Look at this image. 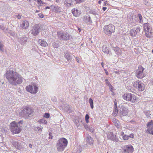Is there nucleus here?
<instances>
[{"instance_id":"052dcab7","label":"nucleus","mask_w":153,"mask_h":153,"mask_svg":"<svg viewBox=\"0 0 153 153\" xmlns=\"http://www.w3.org/2000/svg\"><path fill=\"white\" fill-rule=\"evenodd\" d=\"M29 146L30 148H32V145L31 144H30L29 145Z\"/></svg>"},{"instance_id":"864d4df0","label":"nucleus","mask_w":153,"mask_h":153,"mask_svg":"<svg viewBox=\"0 0 153 153\" xmlns=\"http://www.w3.org/2000/svg\"><path fill=\"white\" fill-rule=\"evenodd\" d=\"M23 122V121L22 120H21V121H19V122L18 124H18L19 125V124H22Z\"/></svg>"},{"instance_id":"f704fd0d","label":"nucleus","mask_w":153,"mask_h":153,"mask_svg":"<svg viewBox=\"0 0 153 153\" xmlns=\"http://www.w3.org/2000/svg\"><path fill=\"white\" fill-rule=\"evenodd\" d=\"M118 110L117 109V108H115L114 107V109L113 111V114H114V115H116L118 113Z\"/></svg>"},{"instance_id":"4d7b16f0","label":"nucleus","mask_w":153,"mask_h":153,"mask_svg":"<svg viewBox=\"0 0 153 153\" xmlns=\"http://www.w3.org/2000/svg\"><path fill=\"white\" fill-rule=\"evenodd\" d=\"M50 8H51H51L50 7H49L47 6V7H46L45 8V9L46 10V9H49Z\"/></svg>"},{"instance_id":"6e6552de","label":"nucleus","mask_w":153,"mask_h":153,"mask_svg":"<svg viewBox=\"0 0 153 153\" xmlns=\"http://www.w3.org/2000/svg\"><path fill=\"white\" fill-rule=\"evenodd\" d=\"M143 28L146 36L149 38H151L152 32L151 31L150 24L148 23H145L144 24Z\"/></svg>"},{"instance_id":"49530a36","label":"nucleus","mask_w":153,"mask_h":153,"mask_svg":"<svg viewBox=\"0 0 153 153\" xmlns=\"http://www.w3.org/2000/svg\"><path fill=\"white\" fill-rule=\"evenodd\" d=\"M5 27L2 24L0 25V28L2 30H4L5 29Z\"/></svg>"},{"instance_id":"ea45409f","label":"nucleus","mask_w":153,"mask_h":153,"mask_svg":"<svg viewBox=\"0 0 153 153\" xmlns=\"http://www.w3.org/2000/svg\"><path fill=\"white\" fill-rule=\"evenodd\" d=\"M113 121L114 123L115 126L117 127L118 126V124L117 122V120H116L115 119H113Z\"/></svg>"},{"instance_id":"72a5a7b5","label":"nucleus","mask_w":153,"mask_h":153,"mask_svg":"<svg viewBox=\"0 0 153 153\" xmlns=\"http://www.w3.org/2000/svg\"><path fill=\"white\" fill-rule=\"evenodd\" d=\"M89 116L88 114H86L85 116V120L86 123H88L89 122Z\"/></svg>"},{"instance_id":"09e8293b","label":"nucleus","mask_w":153,"mask_h":153,"mask_svg":"<svg viewBox=\"0 0 153 153\" xmlns=\"http://www.w3.org/2000/svg\"><path fill=\"white\" fill-rule=\"evenodd\" d=\"M38 16H39V17L40 18H43V17H44V15H43V14H40V13L39 14H38Z\"/></svg>"},{"instance_id":"a878e982","label":"nucleus","mask_w":153,"mask_h":153,"mask_svg":"<svg viewBox=\"0 0 153 153\" xmlns=\"http://www.w3.org/2000/svg\"><path fill=\"white\" fill-rule=\"evenodd\" d=\"M84 21L87 22L92 23V20L91 19V18L89 15L86 16H84Z\"/></svg>"},{"instance_id":"6e6d98bb","label":"nucleus","mask_w":153,"mask_h":153,"mask_svg":"<svg viewBox=\"0 0 153 153\" xmlns=\"http://www.w3.org/2000/svg\"><path fill=\"white\" fill-rule=\"evenodd\" d=\"M108 4V2L107 1H105L104 2V5H107Z\"/></svg>"},{"instance_id":"58836bf2","label":"nucleus","mask_w":153,"mask_h":153,"mask_svg":"<svg viewBox=\"0 0 153 153\" xmlns=\"http://www.w3.org/2000/svg\"><path fill=\"white\" fill-rule=\"evenodd\" d=\"M40 122L42 123H44L45 124H46L47 123V121L44 119H41L40 120Z\"/></svg>"},{"instance_id":"473e14b6","label":"nucleus","mask_w":153,"mask_h":153,"mask_svg":"<svg viewBox=\"0 0 153 153\" xmlns=\"http://www.w3.org/2000/svg\"><path fill=\"white\" fill-rule=\"evenodd\" d=\"M7 90V91L8 92V93L7 94V95H12L14 94L13 93L14 92L13 91H10V90Z\"/></svg>"},{"instance_id":"e433bc0d","label":"nucleus","mask_w":153,"mask_h":153,"mask_svg":"<svg viewBox=\"0 0 153 153\" xmlns=\"http://www.w3.org/2000/svg\"><path fill=\"white\" fill-rule=\"evenodd\" d=\"M3 47V44L1 42H0V51L2 52L4 51Z\"/></svg>"},{"instance_id":"4468645a","label":"nucleus","mask_w":153,"mask_h":153,"mask_svg":"<svg viewBox=\"0 0 153 153\" xmlns=\"http://www.w3.org/2000/svg\"><path fill=\"white\" fill-rule=\"evenodd\" d=\"M140 32V27H138L131 30L130 32V34L132 36H136L139 35Z\"/></svg>"},{"instance_id":"774afa93","label":"nucleus","mask_w":153,"mask_h":153,"mask_svg":"<svg viewBox=\"0 0 153 153\" xmlns=\"http://www.w3.org/2000/svg\"><path fill=\"white\" fill-rule=\"evenodd\" d=\"M105 82H106V83H107V82H108V79H105Z\"/></svg>"},{"instance_id":"a19ab883","label":"nucleus","mask_w":153,"mask_h":153,"mask_svg":"<svg viewBox=\"0 0 153 153\" xmlns=\"http://www.w3.org/2000/svg\"><path fill=\"white\" fill-rule=\"evenodd\" d=\"M49 116L50 115L49 114L46 113H45V114L44 117L47 118H49Z\"/></svg>"},{"instance_id":"79ce46f5","label":"nucleus","mask_w":153,"mask_h":153,"mask_svg":"<svg viewBox=\"0 0 153 153\" xmlns=\"http://www.w3.org/2000/svg\"><path fill=\"white\" fill-rule=\"evenodd\" d=\"M77 3H81L85 1L84 0H75Z\"/></svg>"},{"instance_id":"e2e57ef3","label":"nucleus","mask_w":153,"mask_h":153,"mask_svg":"<svg viewBox=\"0 0 153 153\" xmlns=\"http://www.w3.org/2000/svg\"><path fill=\"white\" fill-rule=\"evenodd\" d=\"M76 60L78 62H79V58H76Z\"/></svg>"},{"instance_id":"69168bd1","label":"nucleus","mask_w":153,"mask_h":153,"mask_svg":"<svg viewBox=\"0 0 153 153\" xmlns=\"http://www.w3.org/2000/svg\"><path fill=\"white\" fill-rule=\"evenodd\" d=\"M42 1L41 0H38L37 2L38 3H39L40 2H41Z\"/></svg>"},{"instance_id":"cd10ccee","label":"nucleus","mask_w":153,"mask_h":153,"mask_svg":"<svg viewBox=\"0 0 153 153\" xmlns=\"http://www.w3.org/2000/svg\"><path fill=\"white\" fill-rule=\"evenodd\" d=\"M113 49L115 51L116 53H118L120 51V48L118 47H112Z\"/></svg>"},{"instance_id":"7c9ffc66","label":"nucleus","mask_w":153,"mask_h":153,"mask_svg":"<svg viewBox=\"0 0 153 153\" xmlns=\"http://www.w3.org/2000/svg\"><path fill=\"white\" fill-rule=\"evenodd\" d=\"M106 84L109 87L110 91H112V88L113 87L110 83L109 82H107Z\"/></svg>"},{"instance_id":"603ef678","label":"nucleus","mask_w":153,"mask_h":153,"mask_svg":"<svg viewBox=\"0 0 153 153\" xmlns=\"http://www.w3.org/2000/svg\"><path fill=\"white\" fill-rule=\"evenodd\" d=\"M134 136L133 134H131L130 135L129 137L131 138H133L134 137Z\"/></svg>"},{"instance_id":"0e129e2a","label":"nucleus","mask_w":153,"mask_h":153,"mask_svg":"<svg viewBox=\"0 0 153 153\" xmlns=\"http://www.w3.org/2000/svg\"><path fill=\"white\" fill-rule=\"evenodd\" d=\"M98 3L99 4H101V0H100L98 1Z\"/></svg>"},{"instance_id":"37998d69","label":"nucleus","mask_w":153,"mask_h":153,"mask_svg":"<svg viewBox=\"0 0 153 153\" xmlns=\"http://www.w3.org/2000/svg\"><path fill=\"white\" fill-rule=\"evenodd\" d=\"M123 138L124 140H127L128 139V136L126 135H124L123 137Z\"/></svg>"},{"instance_id":"423d86ee","label":"nucleus","mask_w":153,"mask_h":153,"mask_svg":"<svg viewBox=\"0 0 153 153\" xmlns=\"http://www.w3.org/2000/svg\"><path fill=\"white\" fill-rule=\"evenodd\" d=\"M115 27L111 24L105 26L103 27L104 33L107 35L110 36L114 32Z\"/></svg>"},{"instance_id":"aec40b11","label":"nucleus","mask_w":153,"mask_h":153,"mask_svg":"<svg viewBox=\"0 0 153 153\" xmlns=\"http://www.w3.org/2000/svg\"><path fill=\"white\" fill-rule=\"evenodd\" d=\"M86 140L87 143L89 145L92 144L94 142L93 138L88 134L86 135Z\"/></svg>"},{"instance_id":"1a4fd4ad","label":"nucleus","mask_w":153,"mask_h":153,"mask_svg":"<svg viewBox=\"0 0 153 153\" xmlns=\"http://www.w3.org/2000/svg\"><path fill=\"white\" fill-rule=\"evenodd\" d=\"M42 26L40 24L35 25L33 26V29L31 30V33L34 36L37 35L39 32Z\"/></svg>"},{"instance_id":"c03bdc74","label":"nucleus","mask_w":153,"mask_h":153,"mask_svg":"<svg viewBox=\"0 0 153 153\" xmlns=\"http://www.w3.org/2000/svg\"><path fill=\"white\" fill-rule=\"evenodd\" d=\"M117 101L115 99L114 101V107L115 108H117Z\"/></svg>"},{"instance_id":"680f3d73","label":"nucleus","mask_w":153,"mask_h":153,"mask_svg":"<svg viewBox=\"0 0 153 153\" xmlns=\"http://www.w3.org/2000/svg\"><path fill=\"white\" fill-rule=\"evenodd\" d=\"M78 30H79V32H80L81 31V29L79 27H78Z\"/></svg>"},{"instance_id":"9b49d317","label":"nucleus","mask_w":153,"mask_h":153,"mask_svg":"<svg viewBox=\"0 0 153 153\" xmlns=\"http://www.w3.org/2000/svg\"><path fill=\"white\" fill-rule=\"evenodd\" d=\"M146 132L147 134H151L153 135V121L152 120L147 123Z\"/></svg>"},{"instance_id":"ddd939ff","label":"nucleus","mask_w":153,"mask_h":153,"mask_svg":"<svg viewBox=\"0 0 153 153\" xmlns=\"http://www.w3.org/2000/svg\"><path fill=\"white\" fill-rule=\"evenodd\" d=\"M38 88L35 85H29L26 87V89L27 91L31 94H35L38 91Z\"/></svg>"},{"instance_id":"0eeeda50","label":"nucleus","mask_w":153,"mask_h":153,"mask_svg":"<svg viewBox=\"0 0 153 153\" xmlns=\"http://www.w3.org/2000/svg\"><path fill=\"white\" fill-rule=\"evenodd\" d=\"M33 112L32 108L29 107H26L22 110L20 113L22 117H27L31 115Z\"/></svg>"},{"instance_id":"de8ad7c7","label":"nucleus","mask_w":153,"mask_h":153,"mask_svg":"<svg viewBox=\"0 0 153 153\" xmlns=\"http://www.w3.org/2000/svg\"><path fill=\"white\" fill-rule=\"evenodd\" d=\"M16 16L18 19H20L21 18V15L19 14L17 15Z\"/></svg>"},{"instance_id":"9d476101","label":"nucleus","mask_w":153,"mask_h":153,"mask_svg":"<svg viewBox=\"0 0 153 153\" xmlns=\"http://www.w3.org/2000/svg\"><path fill=\"white\" fill-rule=\"evenodd\" d=\"M133 85L140 91H142L144 89V84L141 81H135L133 83Z\"/></svg>"},{"instance_id":"c756f323","label":"nucleus","mask_w":153,"mask_h":153,"mask_svg":"<svg viewBox=\"0 0 153 153\" xmlns=\"http://www.w3.org/2000/svg\"><path fill=\"white\" fill-rule=\"evenodd\" d=\"M107 137L109 139H111L113 140L114 139V135L112 133H109L108 134Z\"/></svg>"},{"instance_id":"c9c22d12","label":"nucleus","mask_w":153,"mask_h":153,"mask_svg":"<svg viewBox=\"0 0 153 153\" xmlns=\"http://www.w3.org/2000/svg\"><path fill=\"white\" fill-rule=\"evenodd\" d=\"M84 127H85V128L87 130H89L91 132H93V130L90 129L89 127H88V126L87 125H84Z\"/></svg>"},{"instance_id":"c85d7f7f","label":"nucleus","mask_w":153,"mask_h":153,"mask_svg":"<svg viewBox=\"0 0 153 153\" xmlns=\"http://www.w3.org/2000/svg\"><path fill=\"white\" fill-rule=\"evenodd\" d=\"M89 103L90 104L91 107L92 109H93L94 108V105H93V102L92 99L90 98L88 100Z\"/></svg>"},{"instance_id":"5fc2aeb1","label":"nucleus","mask_w":153,"mask_h":153,"mask_svg":"<svg viewBox=\"0 0 153 153\" xmlns=\"http://www.w3.org/2000/svg\"><path fill=\"white\" fill-rule=\"evenodd\" d=\"M106 9L107 7H103L102 8V10L104 11H105L106 10Z\"/></svg>"},{"instance_id":"7ed1b4c3","label":"nucleus","mask_w":153,"mask_h":153,"mask_svg":"<svg viewBox=\"0 0 153 153\" xmlns=\"http://www.w3.org/2000/svg\"><path fill=\"white\" fill-rule=\"evenodd\" d=\"M68 144L67 140L64 138H62L58 140L57 143L56 147L58 151H61L64 150Z\"/></svg>"},{"instance_id":"393cba45","label":"nucleus","mask_w":153,"mask_h":153,"mask_svg":"<svg viewBox=\"0 0 153 153\" xmlns=\"http://www.w3.org/2000/svg\"><path fill=\"white\" fill-rule=\"evenodd\" d=\"M38 42L42 46L45 47L48 45V44L46 41L41 39L39 40Z\"/></svg>"},{"instance_id":"2eb2a0df","label":"nucleus","mask_w":153,"mask_h":153,"mask_svg":"<svg viewBox=\"0 0 153 153\" xmlns=\"http://www.w3.org/2000/svg\"><path fill=\"white\" fill-rule=\"evenodd\" d=\"M123 149L124 153H132L134 151V148L131 145L125 146Z\"/></svg>"},{"instance_id":"bb28decb","label":"nucleus","mask_w":153,"mask_h":153,"mask_svg":"<svg viewBox=\"0 0 153 153\" xmlns=\"http://www.w3.org/2000/svg\"><path fill=\"white\" fill-rule=\"evenodd\" d=\"M138 99L136 96H130L129 101L132 102H135L137 101Z\"/></svg>"},{"instance_id":"20e7f679","label":"nucleus","mask_w":153,"mask_h":153,"mask_svg":"<svg viewBox=\"0 0 153 153\" xmlns=\"http://www.w3.org/2000/svg\"><path fill=\"white\" fill-rule=\"evenodd\" d=\"M57 36L60 39L63 40H68L72 38V36L67 33L62 31L57 32Z\"/></svg>"},{"instance_id":"3c124183","label":"nucleus","mask_w":153,"mask_h":153,"mask_svg":"<svg viewBox=\"0 0 153 153\" xmlns=\"http://www.w3.org/2000/svg\"><path fill=\"white\" fill-rule=\"evenodd\" d=\"M104 70L105 72V74H106V75H108V71L106 70L105 69H104Z\"/></svg>"},{"instance_id":"2f4dec72","label":"nucleus","mask_w":153,"mask_h":153,"mask_svg":"<svg viewBox=\"0 0 153 153\" xmlns=\"http://www.w3.org/2000/svg\"><path fill=\"white\" fill-rule=\"evenodd\" d=\"M137 17L139 18L140 20L139 22L140 23H142V22H143V20H142V16L140 14H139L137 16Z\"/></svg>"},{"instance_id":"f8f14e48","label":"nucleus","mask_w":153,"mask_h":153,"mask_svg":"<svg viewBox=\"0 0 153 153\" xmlns=\"http://www.w3.org/2000/svg\"><path fill=\"white\" fill-rule=\"evenodd\" d=\"M144 68L142 66L139 67L137 70V76L138 78L142 79L146 76V74L143 72Z\"/></svg>"},{"instance_id":"39448f33","label":"nucleus","mask_w":153,"mask_h":153,"mask_svg":"<svg viewBox=\"0 0 153 153\" xmlns=\"http://www.w3.org/2000/svg\"><path fill=\"white\" fill-rule=\"evenodd\" d=\"M10 130L13 134H18L21 131V128L18 125V124L14 121L10 123Z\"/></svg>"},{"instance_id":"4c0bfd02","label":"nucleus","mask_w":153,"mask_h":153,"mask_svg":"<svg viewBox=\"0 0 153 153\" xmlns=\"http://www.w3.org/2000/svg\"><path fill=\"white\" fill-rule=\"evenodd\" d=\"M123 98L127 101H129L130 100V96H122Z\"/></svg>"},{"instance_id":"bf43d9fd","label":"nucleus","mask_w":153,"mask_h":153,"mask_svg":"<svg viewBox=\"0 0 153 153\" xmlns=\"http://www.w3.org/2000/svg\"><path fill=\"white\" fill-rule=\"evenodd\" d=\"M126 94V96H128H128H132L131 95V94L129 93H128V94Z\"/></svg>"},{"instance_id":"f03ea898","label":"nucleus","mask_w":153,"mask_h":153,"mask_svg":"<svg viewBox=\"0 0 153 153\" xmlns=\"http://www.w3.org/2000/svg\"><path fill=\"white\" fill-rule=\"evenodd\" d=\"M13 146L21 151H26L27 146L25 143L19 140H12L10 141Z\"/></svg>"},{"instance_id":"8fccbe9b","label":"nucleus","mask_w":153,"mask_h":153,"mask_svg":"<svg viewBox=\"0 0 153 153\" xmlns=\"http://www.w3.org/2000/svg\"><path fill=\"white\" fill-rule=\"evenodd\" d=\"M49 139H52V134L51 133H49Z\"/></svg>"},{"instance_id":"f3484780","label":"nucleus","mask_w":153,"mask_h":153,"mask_svg":"<svg viewBox=\"0 0 153 153\" xmlns=\"http://www.w3.org/2000/svg\"><path fill=\"white\" fill-rule=\"evenodd\" d=\"M50 7L53 10H55L56 13H59L62 11V9L60 7H59L57 6H50Z\"/></svg>"},{"instance_id":"412c9836","label":"nucleus","mask_w":153,"mask_h":153,"mask_svg":"<svg viewBox=\"0 0 153 153\" xmlns=\"http://www.w3.org/2000/svg\"><path fill=\"white\" fill-rule=\"evenodd\" d=\"M27 38L26 36L20 37L19 39V42L22 44L24 45L27 42Z\"/></svg>"},{"instance_id":"b1692460","label":"nucleus","mask_w":153,"mask_h":153,"mask_svg":"<svg viewBox=\"0 0 153 153\" xmlns=\"http://www.w3.org/2000/svg\"><path fill=\"white\" fill-rule=\"evenodd\" d=\"M102 50L104 53L109 54H111V52L109 51L108 48L105 45H104L102 46Z\"/></svg>"},{"instance_id":"dca6fc26","label":"nucleus","mask_w":153,"mask_h":153,"mask_svg":"<svg viewBox=\"0 0 153 153\" xmlns=\"http://www.w3.org/2000/svg\"><path fill=\"white\" fill-rule=\"evenodd\" d=\"M120 107L121 115L123 116H126L128 114V109L123 105L121 106Z\"/></svg>"},{"instance_id":"338daca9","label":"nucleus","mask_w":153,"mask_h":153,"mask_svg":"<svg viewBox=\"0 0 153 153\" xmlns=\"http://www.w3.org/2000/svg\"><path fill=\"white\" fill-rule=\"evenodd\" d=\"M101 65L102 67H103V65H104V63L103 62H102L101 63Z\"/></svg>"},{"instance_id":"13d9d810","label":"nucleus","mask_w":153,"mask_h":153,"mask_svg":"<svg viewBox=\"0 0 153 153\" xmlns=\"http://www.w3.org/2000/svg\"><path fill=\"white\" fill-rule=\"evenodd\" d=\"M37 129L38 130V131H39L40 130V131H42L41 128L39 127H37Z\"/></svg>"},{"instance_id":"a18cd8bd","label":"nucleus","mask_w":153,"mask_h":153,"mask_svg":"<svg viewBox=\"0 0 153 153\" xmlns=\"http://www.w3.org/2000/svg\"><path fill=\"white\" fill-rule=\"evenodd\" d=\"M53 46L55 48H57L58 47V45L57 44L54 43L53 44Z\"/></svg>"},{"instance_id":"5701e85b","label":"nucleus","mask_w":153,"mask_h":153,"mask_svg":"<svg viewBox=\"0 0 153 153\" xmlns=\"http://www.w3.org/2000/svg\"><path fill=\"white\" fill-rule=\"evenodd\" d=\"M72 12L74 16L76 17L78 16L81 13L80 11L79 10L75 8L72 10Z\"/></svg>"},{"instance_id":"6ab92c4d","label":"nucleus","mask_w":153,"mask_h":153,"mask_svg":"<svg viewBox=\"0 0 153 153\" xmlns=\"http://www.w3.org/2000/svg\"><path fill=\"white\" fill-rule=\"evenodd\" d=\"M29 23L28 21L26 20H24L23 22L21 25V27L24 29H27L29 27Z\"/></svg>"},{"instance_id":"f257e3e1","label":"nucleus","mask_w":153,"mask_h":153,"mask_svg":"<svg viewBox=\"0 0 153 153\" xmlns=\"http://www.w3.org/2000/svg\"><path fill=\"white\" fill-rule=\"evenodd\" d=\"M5 76L9 83L13 85L20 84L22 82V77L13 70H7L5 74Z\"/></svg>"},{"instance_id":"a211bd4d","label":"nucleus","mask_w":153,"mask_h":153,"mask_svg":"<svg viewBox=\"0 0 153 153\" xmlns=\"http://www.w3.org/2000/svg\"><path fill=\"white\" fill-rule=\"evenodd\" d=\"M64 54V56L65 58L68 61L71 62L73 61L72 57L70 56L69 52H68V51H66L65 52Z\"/></svg>"},{"instance_id":"4be33fe9","label":"nucleus","mask_w":153,"mask_h":153,"mask_svg":"<svg viewBox=\"0 0 153 153\" xmlns=\"http://www.w3.org/2000/svg\"><path fill=\"white\" fill-rule=\"evenodd\" d=\"M73 2L72 0H65L64 4L66 7H70L73 5Z\"/></svg>"}]
</instances>
